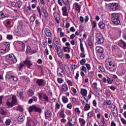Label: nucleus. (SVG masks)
I'll use <instances>...</instances> for the list:
<instances>
[{
    "label": "nucleus",
    "mask_w": 126,
    "mask_h": 126,
    "mask_svg": "<svg viewBox=\"0 0 126 126\" xmlns=\"http://www.w3.org/2000/svg\"><path fill=\"white\" fill-rule=\"evenodd\" d=\"M55 50H56L57 52L62 51V48H61V47H60V46L58 45H56L55 46Z\"/></svg>",
    "instance_id": "40"
},
{
    "label": "nucleus",
    "mask_w": 126,
    "mask_h": 126,
    "mask_svg": "<svg viewBox=\"0 0 126 126\" xmlns=\"http://www.w3.org/2000/svg\"><path fill=\"white\" fill-rule=\"evenodd\" d=\"M17 4H18V7L19 8H20V7H21V5H22V2H21V1H18Z\"/></svg>",
    "instance_id": "57"
},
{
    "label": "nucleus",
    "mask_w": 126,
    "mask_h": 126,
    "mask_svg": "<svg viewBox=\"0 0 126 126\" xmlns=\"http://www.w3.org/2000/svg\"><path fill=\"white\" fill-rule=\"evenodd\" d=\"M6 38L8 40H12V38H13V37L12 36V35L8 34V35H7Z\"/></svg>",
    "instance_id": "56"
},
{
    "label": "nucleus",
    "mask_w": 126,
    "mask_h": 126,
    "mask_svg": "<svg viewBox=\"0 0 126 126\" xmlns=\"http://www.w3.org/2000/svg\"><path fill=\"white\" fill-rule=\"evenodd\" d=\"M98 26L101 29H104L105 28V24L103 22H100L99 23Z\"/></svg>",
    "instance_id": "34"
},
{
    "label": "nucleus",
    "mask_w": 126,
    "mask_h": 126,
    "mask_svg": "<svg viewBox=\"0 0 126 126\" xmlns=\"http://www.w3.org/2000/svg\"><path fill=\"white\" fill-rule=\"evenodd\" d=\"M60 117L62 118H65V115H64V110L61 109L60 113Z\"/></svg>",
    "instance_id": "28"
},
{
    "label": "nucleus",
    "mask_w": 126,
    "mask_h": 126,
    "mask_svg": "<svg viewBox=\"0 0 126 126\" xmlns=\"http://www.w3.org/2000/svg\"><path fill=\"white\" fill-rule=\"evenodd\" d=\"M42 10L44 13V17L45 18V21H48L49 20V13L44 8H42Z\"/></svg>",
    "instance_id": "14"
},
{
    "label": "nucleus",
    "mask_w": 126,
    "mask_h": 126,
    "mask_svg": "<svg viewBox=\"0 0 126 126\" xmlns=\"http://www.w3.org/2000/svg\"><path fill=\"white\" fill-rule=\"evenodd\" d=\"M23 66H24V64L23 63H20L18 66L19 70H21L23 68Z\"/></svg>",
    "instance_id": "41"
},
{
    "label": "nucleus",
    "mask_w": 126,
    "mask_h": 126,
    "mask_svg": "<svg viewBox=\"0 0 126 126\" xmlns=\"http://www.w3.org/2000/svg\"><path fill=\"white\" fill-rule=\"evenodd\" d=\"M95 37L96 40H97V42H96V44H97V45H100L104 43V37H103V35H102V34L97 33Z\"/></svg>",
    "instance_id": "8"
},
{
    "label": "nucleus",
    "mask_w": 126,
    "mask_h": 126,
    "mask_svg": "<svg viewBox=\"0 0 126 126\" xmlns=\"http://www.w3.org/2000/svg\"><path fill=\"white\" fill-rule=\"evenodd\" d=\"M17 96L19 97L20 100H24V96H23V92H20L18 94V92H17Z\"/></svg>",
    "instance_id": "23"
},
{
    "label": "nucleus",
    "mask_w": 126,
    "mask_h": 126,
    "mask_svg": "<svg viewBox=\"0 0 126 126\" xmlns=\"http://www.w3.org/2000/svg\"><path fill=\"white\" fill-rule=\"evenodd\" d=\"M53 15L54 17H61V16H60V14L57 12V11L54 12Z\"/></svg>",
    "instance_id": "48"
},
{
    "label": "nucleus",
    "mask_w": 126,
    "mask_h": 126,
    "mask_svg": "<svg viewBox=\"0 0 126 126\" xmlns=\"http://www.w3.org/2000/svg\"><path fill=\"white\" fill-rule=\"evenodd\" d=\"M94 116V114H93V112H90L88 114V117L89 118H92V116Z\"/></svg>",
    "instance_id": "54"
},
{
    "label": "nucleus",
    "mask_w": 126,
    "mask_h": 126,
    "mask_svg": "<svg viewBox=\"0 0 126 126\" xmlns=\"http://www.w3.org/2000/svg\"><path fill=\"white\" fill-rule=\"evenodd\" d=\"M85 57H86L85 52H84V53L82 52L80 53V57L81 58H85Z\"/></svg>",
    "instance_id": "61"
},
{
    "label": "nucleus",
    "mask_w": 126,
    "mask_h": 126,
    "mask_svg": "<svg viewBox=\"0 0 126 126\" xmlns=\"http://www.w3.org/2000/svg\"><path fill=\"white\" fill-rule=\"evenodd\" d=\"M38 95L39 99H40L43 98V99H44V100L46 102H47L48 103H49V97L48 96V95H47L46 94L44 93H38Z\"/></svg>",
    "instance_id": "9"
},
{
    "label": "nucleus",
    "mask_w": 126,
    "mask_h": 126,
    "mask_svg": "<svg viewBox=\"0 0 126 126\" xmlns=\"http://www.w3.org/2000/svg\"><path fill=\"white\" fill-rule=\"evenodd\" d=\"M105 106H110L112 104V101L111 100H107L105 102H104Z\"/></svg>",
    "instance_id": "35"
},
{
    "label": "nucleus",
    "mask_w": 126,
    "mask_h": 126,
    "mask_svg": "<svg viewBox=\"0 0 126 126\" xmlns=\"http://www.w3.org/2000/svg\"><path fill=\"white\" fill-rule=\"evenodd\" d=\"M82 70H83V71H84V72H87V70L86 69V67L84 66H82Z\"/></svg>",
    "instance_id": "63"
},
{
    "label": "nucleus",
    "mask_w": 126,
    "mask_h": 126,
    "mask_svg": "<svg viewBox=\"0 0 126 126\" xmlns=\"http://www.w3.org/2000/svg\"><path fill=\"white\" fill-rule=\"evenodd\" d=\"M45 119L48 120V121H51L52 119V112L51 111L47 109L45 112Z\"/></svg>",
    "instance_id": "10"
},
{
    "label": "nucleus",
    "mask_w": 126,
    "mask_h": 126,
    "mask_svg": "<svg viewBox=\"0 0 126 126\" xmlns=\"http://www.w3.org/2000/svg\"><path fill=\"white\" fill-rule=\"evenodd\" d=\"M6 77L8 79H10L12 78V77H13V75H12V74L10 72H7L6 73Z\"/></svg>",
    "instance_id": "30"
},
{
    "label": "nucleus",
    "mask_w": 126,
    "mask_h": 126,
    "mask_svg": "<svg viewBox=\"0 0 126 126\" xmlns=\"http://www.w3.org/2000/svg\"><path fill=\"white\" fill-rule=\"evenodd\" d=\"M86 62V60H85V59H82L80 61V64H81V65H84V63H85Z\"/></svg>",
    "instance_id": "44"
},
{
    "label": "nucleus",
    "mask_w": 126,
    "mask_h": 126,
    "mask_svg": "<svg viewBox=\"0 0 126 126\" xmlns=\"http://www.w3.org/2000/svg\"><path fill=\"white\" fill-rule=\"evenodd\" d=\"M36 83L38 86H44L46 84V81L43 79H38L36 81Z\"/></svg>",
    "instance_id": "11"
},
{
    "label": "nucleus",
    "mask_w": 126,
    "mask_h": 126,
    "mask_svg": "<svg viewBox=\"0 0 126 126\" xmlns=\"http://www.w3.org/2000/svg\"><path fill=\"white\" fill-rule=\"evenodd\" d=\"M84 109L85 111H89V110H90V105L88 103H86Z\"/></svg>",
    "instance_id": "32"
},
{
    "label": "nucleus",
    "mask_w": 126,
    "mask_h": 126,
    "mask_svg": "<svg viewBox=\"0 0 126 126\" xmlns=\"http://www.w3.org/2000/svg\"><path fill=\"white\" fill-rule=\"evenodd\" d=\"M5 17H8V15H4L2 11L0 12V19H3Z\"/></svg>",
    "instance_id": "27"
},
{
    "label": "nucleus",
    "mask_w": 126,
    "mask_h": 126,
    "mask_svg": "<svg viewBox=\"0 0 126 126\" xmlns=\"http://www.w3.org/2000/svg\"><path fill=\"white\" fill-rule=\"evenodd\" d=\"M112 114L115 118H117L118 117V110L116 111V112H114V110L112 111Z\"/></svg>",
    "instance_id": "51"
},
{
    "label": "nucleus",
    "mask_w": 126,
    "mask_h": 126,
    "mask_svg": "<svg viewBox=\"0 0 126 126\" xmlns=\"http://www.w3.org/2000/svg\"><path fill=\"white\" fill-rule=\"evenodd\" d=\"M84 28V27H83V26H81V25H80V26H79V30H80V33H81V32H82V31H83Z\"/></svg>",
    "instance_id": "59"
},
{
    "label": "nucleus",
    "mask_w": 126,
    "mask_h": 126,
    "mask_svg": "<svg viewBox=\"0 0 126 126\" xmlns=\"http://www.w3.org/2000/svg\"><path fill=\"white\" fill-rule=\"evenodd\" d=\"M57 55L58 56V57H59V58H61V59H62V58H63V51H60V52H57Z\"/></svg>",
    "instance_id": "45"
},
{
    "label": "nucleus",
    "mask_w": 126,
    "mask_h": 126,
    "mask_svg": "<svg viewBox=\"0 0 126 126\" xmlns=\"http://www.w3.org/2000/svg\"><path fill=\"white\" fill-rule=\"evenodd\" d=\"M35 19H36V16L35 15L32 16L30 18V20L32 22H34Z\"/></svg>",
    "instance_id": "46"
},
{
    "label": "nucleus",
    "mask_w": 126,
    "mask_h": 126,
    "mask_svg": "<svg viewBox=\"0 0 126 126\" xmlns=\"http://www.w3.org/2000/svg\"><path fill=\"white\" fill-rule=\"evenodd\" d=\"M63 51L65 52V53H70V49L69 48V47H65V46H63Z\"/></svg>",
    "instance_id": "29"
},
{
    "label": "nucleus",
    "mask_w": 126,
    "mask_h": 126,
    "mask_svg": "<svg viewBox=\"0 0 126 126\" xmlns=\"http://www.w3.org/2000/svg\"><path fill=\"white\" fill-rule=\"evenodd\" d=\"M62 100L63 103H67V102H68V99L65 96H63Z\"/></svg>",
    "instance_id": "36"
},
{
    "label": "nucleus",
    "mask_w": 126,
    "mask_h": 126,
    "mask_svg": "<svg viewBox=\"0 0 126 126\" xmlns=\"http://www.w3.org/2000/svg\"><path fill=\"white\" fill-rule=\"evenodd\" d=\"M69 122L73 125V126H74L75 125V122H76V120L75 118H72L71 119L69 120Z\"/></svg>",
    "instance_id": "33"
},
{
    "label": "nucleus",
    "mask_w": 126,
    "mask_h": 126,
    "mask_svg": "<svg viewBox=\"0 0 126 126\" xmlns=\"http://www.w3.org/2000/svg\"><path fill=\"white\" fill-rule=\"evenodd\" d=\"M17 103V98H16V95H13L12 98H8L6 103V106L7 107H10L11 108Z\"/></svg>",
    "instance_id": "4"
},
{
    "label": "nucleus",
    "mask_w": 126,
    "mask_h": 126,
    "mask_svg": "<svg viewBox=\"0 0 126 126\" xmlns=\"http://www.w3.org/2000/svg\"><path fill=\"white\" fill-rule=\"evenodd\" d=\"M17 111H20V112H23L24 109L22 106L18 105L17 108Z\"/></svg>",
    "instance_id": "39"
},
{
    "label": "nucleus",
    "mask_w": 126,
    "mask_h": 126,
    "mask_svg": "<svg viewBox=\"0 0 126 126\" xmlns=\"http://www.w3.org/2000/svg\"><path fill=\"white\" fill-rule=\"evenodd\" d=\"M121 121L122 124H123V125H126V120H125V119L121 118Z\"/></svg>",
    "instance_id": "58"
},
{
    "label": "nucleus",
    "mask_w": 126,
    "mask_h": 126,
    "mask_svg": "<svg viewBox=\"0 0 126 126\" xmlns=\"http://www.w3.org/2000/svg\"><path fill=\"white\" fill-rule=\"evenodd\" d=\"M75 112L76 114H77V115H79L80 114V110L78 108H75Z\"/></svg>",
    "instance_id": "52"
},
{
    "label": "nucleus",
    "mask_w": 126,
    "mask_h": 126,
    "mask_svg": "<svg viewBox=\"0 0 126 126\" xmlns=\"http://www.w3.org/2000/svg\"><path fill=\"white\" fill-rule=\"evenodd\" d=\"M44 33L47 37L49 38L52 37V32H51V30L48 28H45L44 29Z\"/></svg>",
    "instance_id": "15"
},
{
    "label": "nucleus",
    "mask_w": 126,
    "mask_h": 126,
    "mask_svg": "<svg viewBox=\"0 0 126 126\" xmlns=\"http://www.w3.org/2000/svg\"><path fill=\"white\" fill-rule=\"evenodd\" d=\"M37 10L38 13H39L40 16H42V13H41V9L40 8V6H37Z\"/></svg>",
    "instance_id": "55"
},
{
    "label": "nucleus",
    "mask_w": 126,
    "mask_h": 126,
    "mask_svg": "<svg viewBox=\"0 0 126 126\" xmlns=\"http://www.w3.org/2000/svg\"><path fill=\"white\" fill-rule=\"evenodd\" d=\"M6 62L9 64H14L17 63V59L14 56V54H10L7 55L6 57Z\"/></svg>",
    "instance_id": "3"
},
{
    "label": "nucleus",
    "mask_w": 126,
    "mask_h": 126,
    "mask_svg": "<svg viewBox=\"0 0 126 126\" xmlns=\"http://www.w3.org/2000/svg\"><path fill=\"white\" fill-rule=\"evenodd\" d=\"M57 75H59V76H60V77H63V69L62 68H59L57 69Z\"/></svg>",
    "instance_id": "21"
},
{
    "label": "nucleus",
    "mask_w": 126,
    "mask_h": 126,
    "mask_svg": "<svg viewBox=\"0 0 126 126\" xmlns=\"http://www.w3.org/2000/svg\"><path fill=\"white\" fill-rule=\"evenodd\" d=\"M80 48L82 53H85V51H84V48L83 47V44H82V43L80 44Z\"/></svg>",
    "instance_id": "38"
},
{
    "label": "nucleus",
    "mask_w": 126,
    "mask_h": 126,
    "mask_svg": "<svg viewBox=\"0 0 126 126\" xmlns=\"http://www.w3.org/2000/svg\"><path fill=\"white\" fill-rule=\"evenodd\" d=\"M96 52L97 53H99L100 54H102V53H104V49L103 47L100 46H96L95 48Z\"/></svg>",
    "instance_id": "18"
},
{
    "label": "nucleus",
    "mask_w": 126,
    "mask_h": 126,
    "mask_svg": "<svg viewBox=\"0 0 126 126\" xmlns=\"http://www.w3.org/2000/svg\"><path fill=\"white\" fill-rule=\"evenodd\" d=\"M27 53L28 54H31L32 53V49H31L30 46L27 47Z\"/></svg>",
    "instance_id": "37"
},
{
    "label": "nucleus",
    "mask_w": 126,
    "mask_h": 126,
    "mask_svg": "<svg viewBox=\"0 0 126 126\" xmlns=\"http://www.w3.org/2000/svg\"><path fill=\"white\" fill-rule=\"evenodd\" d=\"M62 90L64 92H66V91H67V90H68V87H67V84H63L62 85Z\"/></svg>",
    "instance_id": "26"
},
{
    "label": "nucleus",
    "mask_w": 126,
    "mask_h": 126,
    "mask_svg": "<svg viewBox=\"0 0 126 126\" xmlns=\"http://www.w3.org/2000/svg\"><path fill=\"white\" fill-rule=\"evenodd\" d=\"M63 16H68V12H67V8L63 6L62 8Z\"/></svg>",
    "instance_id": "16"
},
{
    "label": "nucleus",
    "mask_w": 126,
    "mask_h": 126,
    "mask_svg": "<svg viewBox=\"0 0 126 126\" xmlns=\"http://www.w3.org/2000/svg\"><path fill=\"white\" fill-rule=\"evenodd\" d=\"M71 90L72 91V92L74 94H76V89H75V88H74L73 87L71 88Z\"/></svg>",
    "instance_id": "64"
},
{
    "label": "nucleus",
    "mask_w": 126,
    "mask_h": 126,
    "mask_svg": "<svg viewBox=\"0 0 126 126\" xmlns=\"http://www.w3.org/2000/svg\"><path fill=\"white\" fill-rule=\"evenodd\" d=\"M122 15L121 13H112L111 17V21H112L114 24L115 25H118L121 23V17H122Z\"/></svg>",
    "instance_id": "2"
},
{
    "label": "nucleus",
    "mask_w": 126,
    "mask_h": 126,
    "mask_svg": "<svg viewBox=\"0 0 126 126\" xmlns=\"http://www.w3.org/2000/svg\"><path fill=\"white\" fill-rule=\"evenodd\" d=\"M88 45L90 47V49L92 50L93 49V43H92V41L90 39H88Z\"/></svg>",
    "instance_id": "31"
},
{
    "label": "nucleus",
    "mask_w": 126,
    "mask_h": 126,
    "mask_svg": "<svg viewBox=\"0 0 126 126\" xmlns=\"http://www.w3.org/2000/svg\"><path fill=\"white\" fill-rule=\"evenodd\" d=\"M81 94L82 95V96H85L87 95V90L86 89H82L81 90Z\"/></svg>",
    "instance_id": "24"
},
{
    "label": "nucleus",
    "mask_w": 126,
    "mask_h": 126,
    "mask_svg": "<svg viewBox=\"0 0 126 126\" xmlns=\"http://www.w3.org/2000/svg\"><path fill=\"white\" fill-rule=\"evenodd\" d=\"M27 126H35V122L30 117H28Z\"/></svg>",
    "instance_id": "12"
},
{
    "label": "nucleus",
    "mask_w": 126,
    "mask_h": 126,
    "mask_svg": "<svg viewBox=\"0 0 126 126\" xmlns=\"http://www.w3.org/2000/svg\"><path fill=\"white\" fill-rule=\"evenodd\" d=\"M10 123H11L10 119H6V120L5 121V124H6V126H9V125H10Z\"/></svg>",
    "instance_id": "49"
},
{
    "label": "nucleus",
    "mask_w": 126,
    "mask_h": 126,
    "mask_svg": "<svg viewBox=\"0 0 126 126\" xmlns=\"http://www.w3.org/2000/svg\"><path fill=\"white\" fill-rule=\"evenodd\" d=\"M120 8V5L118 3H111L110 4L109 9L110 11H117Z\"/></svg>",
    "instance_id": "7"
},
{
    "label": "nucleus",
    "mask_w": 126,
    "mask_h": 126,
    "mask_svg": "<svg viewBox=\"0 0 126 126\" xmlns=\"http://www.w3.org/2000/svg\"><path fill=\"white\" fill-rule=\"evenodd\" d=\"M74 5H75V9L79 12V13L80 12V9L81 8V6L80 5L78 4V3H75L74 4Z\"/></svg>",
    "instance_id": "20"
},
{
    "label": "nucleus",
    "mask_w": 126,
    "mask_h": 126,
    "mask_svg": "<svg viewBox=\"0 0 126 126\" xmlns=\"http://www.w3.org/2000/svg\"><path fill=\"white\" fill-rule=\"evenodd\" d=\"M118 45L121 48L123 49H126V43L123 39H121L118 41Z\"/></svg>",
    "instance_id": "13"
},
{
    "label": "nucleus",
    "mask_w": 126,
    "mask_h": 126,
    "mask_svg": "<svg viewBox=\"0 0 126 126\" xmlns=\"http://www.w3.org/2000/svg\"><path fill=\"white\" fill-rule=\"evenodd\" d=\"M100 125V126H106V123L105 122V120L104 119L101 120Z\"/></svg>",
    "instance_id": "42"
},
{
    "label": "nucleus",
    "mask_w": 126,
    "mask_h": 126,
    "mask_svg": "<svg viewBox=\"0 0 126 126\" xmlns=\"http://www.w3.org/2000/svg\"><path fill=\"white\" fill-rule=\"evenodd\" d=\"M25 64H27L28 65L29 68H30V66L32 65V63H31V61L29 59H26L25 61H24Z\"/></svg>",
    "instance_id": "19"
},
{
    "label": "nucleus",
    "mask_w": 126,
    "mask_h": 126,
    "mask_svg": "<svg viewBox=\"0 0 126 126\" xmlns=\"http://www.w3.org/2000/svg\"><path fill=\"white\" fill-rule=\"evenodd\" d=\"M98 68L100 70L102 71V72H105V69L104 68V67H103V66L99 65Z\"/></svg>",
    "instance_id": "50"
},
{
    "label": "nucleus",
    "mask_w": 126,
    "mask_h": 126,
    "mask_svg": "<svg viewBox=\"0 0 126 126\" xmlns=\"http://www.w3.org/2000/svg\"><path fill=\"white\" fill-rule=\"evenodd\" d=\"M106 81H107V83L109 84H112V80H111V79H110V78H109V77L107 76H106Z\"/></svg>",
    "instance_id": "47"
},
{
    "label": "nucleus",
    "mask_w": 126,
    "mask_h": 126,
    "mask_svg": "<svg viewBox=\"0 0 126 126\" xmlns=\"http://www.w3.org/2000/svg\"><path fill=\"white\" fill-rule=\"evenodd\" d=\"M29 113H33V112H34L35 113H39V114H41V113H42V109L37 107V105H33L29 107Z\"/></svg>",
    "instance_id": "6"
},
{
    "label": "nucleus",
    "mask_w": 126,
    "mask_h": 126,
    "mask_svg": "<svg viewBox=\"0 0 126 126\" xmlns=\"http://www.w3.org/2000/svg\"><path fill=\"white\" fill-rule=\"evenodd\" d=\"M60 107H61V105H60L59 103H56V105H55L56 111H58V110H59V109H60Z\"/></svg>",
    "instance_id": "43"
},
{
    "label": "nucleus",
    "mask_w": 126,
    "mask_h": 126,
    "mask_svg": "<svg viewBox=\"0 0 126 126\" xmlns=\"http://www.w3.org/2000/svg\"><path fill=\"white\" fill-rule=\"evenodd\" d=\"M72 101L74 104H77V99L75 97L72 98Z\"/></svg>",
    "instance_id": "62"
},
{
    "label": "nucleus",
    "mask_w": 126,
    "mask_h": 126,
    "mask_svg": "<svg viewBox=\"0 0 126 126\" xmlns=\"http://www.w3.org/2000/svg\"><path fill=\"white\" fill-rule=\"evenodd\" d=\"M2 46V48L0 49V53H1L2 54H5V53H7V52L9 51V49H10V44H9V42H3Z\"/></svg>",
    "instance_id": "5"
},
{
    "label": "nucleus",
    "mask_w": 126,
    "mask_h": 126,
    "mask_svg": "<svg viewBox=\"0 0 126 126\" xmlns=\"http://www.w3.org/2000/svg\"><path fill=\"white\" fill-rule=\"evenodd\" d=\"M34 91L32 89H29L28 91L27 94L29 97H32L34 95Z\"/></svg>",
    "instance_id": "22"
},
{
    "label": "nucleus",
    "mask_w": 126,
    "mask_h": 126,
    "mask_svg": "<svg viewBox=\"0 0 126 126\" xmlns=\"http://www.w3.org/2000/svg\"><path fill=\"white\" fill-rule=\"evenodd\" d=\"M93 28H95L96 26H97V23H96V22L95 21H93Z\"/></svg>",
    "instance_id": "60"
},
{
    "label": "nucleus",
    "mask_w": 126,
    "mask_h": 126,
    "mask_svg": "<svg viewBox=\"0 0 126 126\" xmlns=\"http://www.w3.org/2000/svg\"><path fill=\"white\" fill-rule=\"evenodd\" d=\"M17 120L18 122H24V120H25V116H24V114L20 113L19 115Z\"/></svg>",
    "instance_id": "17"
},
{
    "label": "nucleus",
    "mask_w": 126,
    "mask_h": 126,
    "mask_svg": "<svg viewBox=\"0 0 126 126\" xmlns=\"http://www.w3.org/2000/svg\"><path fill=\"white\" fill-rule=\"evenodd\" d=\"M79 122L81 124V126H85V125L86 123V122L85 120H84V119L82 118H79Z\"/></svg>",
    "instance_id": "25"
},
{
    "label": "nucleus",
    "mask_w": 126,
    "mask_h": 126,
    "mask_svg": "<svg viewBox=\"0 0 126 126\" xmlns=\"http://www.w3.org/2000/svg\"><path fill=\"white\" fill-rule=\"evenodd\" d=\"M55 20L56 21V23H57L58 24H59V23H60V19H61V17H55Z\"/></svg>",
    "instance_id": "53"
},
{
    "label": "nucleus",
    "mask_w": 126,
    "mask_h": 126,
    "mask_svg": "<svg viewBox=\"0 0 126 126\" xmlns=\"http://www.w3.org/2000/svg\"><path fill=\"white\" fill-rule=\"evenodd\" d=\"M107 63L106 65V68L107 70H109V71H113V72H115L117 70V63L115 60L112 58H109L106 60Z\"/></svg>",
    "instance_id": "1"
}]
</instances>
